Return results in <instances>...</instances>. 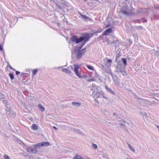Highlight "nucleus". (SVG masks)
<instances>
[{
    "label": "nucleus",
    "instance_id": "1",
    "mask_svg": "<svg viewBox=\"0 0 159 159\" xmlns=\"http://www.w3.org/2000/svg\"><path fill=\"white\" fill-rule=\"evenodd\" d=\"M89 35L88 34L85 33L83 34V36L80 37L79 38L76 36H73L70 38L71 41L73 42H75L78 44L82 42V43L80 46L82 48L85 43L88 41L89 39Z\"/></svg>",
    "mask_w": 159,
    "mask_h": 159
},
{
    "label": "nucleus",
    "instance_id": "2",
    "mask_svg": "<svg viewBox=\"0 0 159 159\" xmlns=\"http://www.w3.org/2000/svg\"><path fill=\"white\" fill-rule=\"evenodd\" d=\"M120 11L122 14L126 16L134 14L132 11V7H129L127 5L123 7L121 9Z\"/></svg>",
    "mask_w": 159,
    "mask_h": 159
},
{
    "label": "nucleus",
    "instance_id": "3",
    "mask_svg": "<svg viewBox=\"0 0 159 159\" xmlns=\"http://www.w3.org/2000/svg\"><path fill=\"white\" fill-rule=\"evenodd\" d=\"M116 67V70L117 72L122 73L123 75H127V74L125 71V66L121 64L118 63Z\"/></svg>",
    "mask_w": 159,
    "mask_h": 159
},
{
    "label": "nucleus",
    "instance_id": "4",
    "mask_svg": "<svg viewBox=\"0 0 159 159\" xmlns=\"http://www.w3.org/2000/svg\"><path fill=\"white\" fill-rule=\"evenodd\" d=\"M105 60H103V64L101 65L102 67L103 68V69H105L107 68H109L111 66V64L112 61L111 59H108L107 58H105Z\"/></svg>",
    "mask_w": 159,
    "mask_h": 159
},
{
    "label": "nucleus",
    "instance_id": "5",
    "mask_svg": "<svg viewBox=\"0 0 159 159\" xmlns=\"http://www.w3.org/2000/svg\"><path fill=\"white\" fill-rule=\"evenodd\" d=\"M75 67L74 69V71L76 74V75L79 77V78H82V75L81 72H80L78 69L79 67V66L78 65H74Z\"/></svg>",
    "mask_w": 159,
    "mask_h": 159
},
{
    "label": "nucleus",
    "instance_id": "6",
    "mask_svg": "<svg viewBox=\"0 0 159 159\" xmlns=\"http://www.w3.org/2000/svg\"><path fill=\"white\" fill-rule=\"evenodd\" d=\"M157 50H152L149 51L150 53L152 54H154L155 55L157 56V57L159 56V44H157Z\"/></svg>",
    "mask_w": 159,
    "mask_h": 159
},
{
    "label": "nucleus",
    "instance_id": "7",
    "mask_svg": "<svg viewBox=\"0 0 159 159\" xmlns=\"http://www.w3.org/2000/svg\"><path fill=\"white\" fill-rule=\"evenodd\" d=\"M111 77L115 84L119 86L120 85V80L118 77L114 75H113Z\"/></svg>",
    "mask_w": 159,
    "mask_h": 159
},
{
    "label": "nucleus",
    "instance_id": "8",
    "mask_svg": "<svg viewBox=\"0 0 159 159\" xmlns=\"http://www.w3.org/2000/svg\"><path fill=\"white\" fill-rule=\"evenodd\" d=\"M26 150L27 152L31 153H35L37 152V149L35 148H33L32 147H29L26 148Z\"/></svg>",
    "mask_w": 159,
    "mask_h": 159
},
{
    "label": "nucleus",
    "instance_id": "9",
    "mask_svg": "<svg viewBox=\"0 0 159 159\" xmlns=\"http://www.w3.org/2000/svg\"><path fill=\"white\" fill-rule=\"evenodd\" d=\"M50 145V143L48 142H42L33 145L37 147H40L42 146H47Z\"/></svg>",
    "mask_w": 159,
    "mask_h": 159
},
{
    "label": "nucleus",
    "instance_id": "10",
    "mask_svg": "<svg viewBox=\"0 0 159 159\" xmlns=\"http://www.w3.org/2000/svg\"><path fill=\"white\" fill-rule=\"evenodd\" d=\"M104 94L103 91H101L99 92H95L94 91L93 92V94L94 98H98L101 97L102 95H103Z\"/></svg>",
    "mask_w": 159,
    "mask_h": 159
},
{
    "label": "nucleus",
    "instance_id": "11",
    "mask_svg": "<svg viewBox=\"0 0 159 159\" xmlns=\"http://www.w3.org/2000/svg\"><path fill=\"white\" fill-rule=\"evenodd\" d=\"M56 2L55 4L56 6L59 9H62V7L63 5H64V2L63 1H57V0H56Z\"/></svg>",
    "mask_w": 159,
    "mask_h": 159
},
{
    "label": "nucleus",
    "instance_id": "12",
    "mask_svg": "<svg viewBox=\"0 0 159 159\" xmlns=\"http://www.w3.org/2000/svg\"><path fill=\"white\" fill-rule=\"evenodd\" d=\"M105 88L107 92L111 93L113 95H115L116 93L114 91L111 89L110 88H109L107 85L105 86Z\"/></svg>",
    "mask_w": 159,
    "mask_h": 159
},
{
    "label": "nucleus",
    "instance_id": "13",
    "mask_svg": "<svg viewBox=\"0 0 159 159\" xmlns=\"http://www.w3.org/2000/svg\"><path fill=\"white\" fill-rule=\"evenodd\" d=\"M147 11V10L146 9H142L140 8L139 9H137L136 10L135 12L134 13L135 14H139L142 13H144Z\"/></svg>",
    "mask_w": 159,
    "mask_h": 159
},
{
    "label": "nucleus",
    "instance_id": "14",
    "mask_svg": "<svg viewBox=\"0 0 159 159\" xmlns=\"http://www.w3.org/2000/svg\"><path fill=\"white\" fill-rule=\"evenodd\" d=\"M84 52H82L81 50H80L79 52L77 54V58L78 59H80L82 57L83 55L84 54Z\"/></svg>",
    "mask_w": 159,
    "mask_h": 159
},
{
    "label": "nucleus",
    "instance_id": "15",
    "mask_svg": "<svg viewBox=\"0 0 159 159\" xmlns=\"http://www.w3.org/2000/svg\"><path fill=\"white\" fill-rule=\"evenodd\" d=\"M111 31L112 29L111 28L108 29L103 32V33H102V35H106L109 33H111Z\"/></svg>",
    "mask_w": 159,
    "mask_h": 159
},
{
    "label": "nucleus",
    "instance_id": "16",
    "mask_svg": "<svg viewBox=\"0 0 159 159\" xmlns=\"http://www.w3.org/2000/svg\"><path fill=\"white\" fill-rule=\"evenodd\" d=\"M103 70L104 71H106L107 73L110 74L111 76H112L113 75L112 71L111 69L110 68H107L105 69H103Z\"/></svg>",
    "mask_w": 159,
    "mask_h": 159
},
{
    "label": "nucleus",
    "instance_id": "17",
    "mask_svg": "<svg viewBox=\"0 0 159 159\" xmlns=\"http://www.w3.org/2000/svg\"><path fill=\"white\" fill-rule=\"evenodd\" d=\"M31 128L33 130H36L38 129V127L37 125L35 124H32L31 126Z\"/></svg>",
    "mask_w": 159,
    "mask_h": 159
},
{
    "label": "nucleus",
    "instance_id": "18",
    "mask_svg": "<svg viewBox=\"0 0 159 159\" xmlns=\"http://www.w3.org/2000/svg\"><path fill=\"white\" fill-rule=\"evenodd\" d=\"M72 104L75 107H79L81 103L79 102H72Z\"/></svg>",
    "mask_w": 159,
    "mask_h": 159
},
{
    "label": "nucleus",
    "instance_id": "19",
    "mask_svg": "<svg viewBox=\"0 0 159 159\" xmlns=\"http://www.w3.org/2000/svg\"><path fill=\"white\" fill-rule=\"evenodd\" d=\"M62 70L63 72L65 71L66 73L69 75H70L71 73V71L66 68H63Z\"/></svg>",
    "mask_w": 159,
    "mask_h": 159
},
{
    "label": "nucleus",
    "instance_id": "20",
    "mask_svg": "<svg viewBox=\"0 0 159 159\" xmlns=\"http://www.w3.org/2000/svg\"><path fill=\"white\" fill-rule=\"evenodd\" d=\"M39 108L42 111H43L45 110V108L41 104H39L38 105Z\"/></svg>",
    "mask_w": 159,
    "mask_h": 159
},
{
    "label": "nucleus",
    "instance_id": "21",
    "mask_svg": "<svg viewBox=\"0 0 159 159\" xmlns=\"http://www.w3.org/2000/svg\"><path fill=\"white\" fill-rule=\"evenodd\" d=\"M6 96L2 93H0V100L2 101L3 99H5Z\"/></svg>",
    "mask_w": 159,
    "mask_h": 159
},
{
    "label": "nucleus",
    "instance_id": "22",
    "mask_svg": "<svg viewBox=\"0 0 159 159\" xmlns=\"http://www.w3.org/2000/svg\"><path fill=\"white\" fill-rule=\"evenodd\" d=\"M73 159H82V157L80 156L76 155L74 157Z\"/></svg>",
    "mask_w": 159,
    "mask_h": 159
},
{
    "label": "nucleus",
    "instance_id": "23",
    "mask_svg": "<svg viewBox=\"0 0 159 159\" xmlns=\"http://www.w3.org/2000/svg\"><path fill=\"white\" fill-rule=\"evenodd\" d=\"M122 60L125 66H126L127 65L126 59L125 58H122Z\"/></svg>",
    "mask_w": 159,
    "mask_h": 159
},
{
    "label": "nucleus",
    "instance_id": "24",
    "mask_svg": "<svg viewBox=\"0 0 159 159\" xmlns=\"http://www.w3.org/2000/svg\"><path fill=\"white\" fill-rule=\"evenodd\" d=\"M127 143L128 144L129 148L131 150V151L133 152H135V150L133 148L132 145H130L128 143Z\"/></svg>",
    "mask_w": 159,
    "mask_h": 159
},
{
    "label": "nucleus",
    "instance_id": "25",
    "mask_svg": "<svg viewBox=\"0 0 159 159\" xmlns=\"http://www.w3.org/2000/svg\"><path fill=\"white\" fill-rule=\"evenodd\" d=\"M115 48H117V47L120 44V43L119 42V41L116 39V40L115 41Z\"/></svg>",
    "mask_w": 159,
    "mask_h": 159
},
{
    "label": "nucleus",
    "instance_id": "26",
    "mask_svg": "<svg viewBox=\"0 0 159 159\" xmlns=\"http://www.w3.org/2000/svg\"><path fill=\"white\" fill-rule=\"evenodd\" d=\"M80 16L83 19H84L85 20H86L88 18V17H87L86 15H82L80 13Z\"/></svg>",
    "mask_w": 159,
    "mask_h": 159
},
{
    "label": "nucleus",
    "instance_id": "27",
    "mask_svg": "<svg viewBox=\"0 0 159 159\" xmlns=\"http://www.w3.org/2000/svg\"><path fill=\"white\" fill-rule=\"evenodd\" d=\"M9 76L11 79V80H12L14 78V76L13 75V73H11L9 74Z\"/></svg>",
    "mask_w": 159,
    "mask_h": 159
},
{
    "label": "nucleus",
    "instance_id": "28",
    "mask_svg": "<svg viewBox=\"0 0 159 159\" xmlns=\"http://www.w3.org/2000/svg\"><path fill=\"white\" fill-rule=\"evenodd\" d=\"M38 71L37 69H35L33 70L32 71V74L33 75H35Z\"/></svg>",
    "mask_w": 159,
    "mask_h": 159
},
{
    "label": "nucleus",
    "instance_id": "29",
    "mask_svg": "<svg viewBox=\"0 0 159 159\" xmlns=\"http://www.w3.org/2000/svg\"><path fill=\"white\" fill-rule=\"evenodd\" d=\"M7 112V114L8 115H10L11 114L10 109L9 108H7L6 109Z\"/></svg>",
    "mask_w": 159,
    "mask_h": 159
},
{
    "label": "nucleus",
    "instance_id": "30",
    "mask_svg": "<svg viewBox=\"0 0 159 159\" xmlns=\"http://www.w3.org/2000/svg\"><path fill=\"white\" fill-rule=\"evenodd\" d=\"M99 104V102L98 100H97L96 99H95V103L94 104L96 106H98Z\"/></svg>",
    "mask_w": 159,
    "mask_h": 159
},
{
    "label": "nucleus",
    "instance_id": "31",
    "mask_svg": "<svg viewBox=\"0 0 159 159\" xmlns=\"http://www.w3.org/2000/svg\"><path fill=\"white\" fill-rule=\"evenodd\" d=\"M3 157L5 159H11L8 155L6 154L4 155Z\"/></svg>",
    "mask_w": 159,
    "mask_h": 159
},
{
    "label": "nucleus",
    "instance_id": "32",
    "mask_svg": "<svg viewBox=\"0 0 159 159\" xmlns=\"http://www.w3.org/2000/svg\"><path fill=\"white\" fill-rule=\"evenodd\" d=\"M87 67L88 68L89 70H94V69H93V67L91 66H90L89 65H87Z\"/></svg>",
    "mask_w": 159,
    "mask_h": 159
},
{
    "label": "nucleus",
    "instance_id": "33",
    "mask_svg": "<svg viewBox=\"0 0 159 159\" xmlns=\"http://www.w3.org/2000/svg\"><path fill=\"white\" fill-rule=\"evenodd\" d=\"M74 51L75 53H77L78 52H79L80 50H78L77 49V47L75 48L74 49Z\"/></svg>",
    "mask_w": 159,
    "mask_h": 159
},
{
    "label": "nucleus",
    "instance_id": "34",
    "mask_svg": "<svg viewBox=\"0 0 159 159\" xmlns=\"http://www.w3.org/2000/svg\"><path fill=\"white\" fill-rule=\"evenodd\" d=\"M74 51L75 53H77L78 52H79L80 50H78L77 49V47L75 48L74 49Z\"/></svg>",
    "mask_w": 159,
    "mask_h": 159
},
{
    "label": "nucleus",
    "instance_id": "35",
    "mask_svg": "<svg viewBox=\"0 0 159 159\" xmlns=\"http://www.w3.org/2000/svg\"><path fill=\"white\" fill-rule=\"evenodd\" d=\"M87 81L89 82H90L91 81H95V80L94 79H89L87 80Z\"/></svg>",
    "mask_w": 159,
    "mask_h": 159
},
{
    "label": "nucleus",
    "instance_id": "36",
    "mask_svg": "<svg viewBox=\"0 0 159 159\" xmlns=\"http://www.w3.org/2000/svg\"><path fill=\"white\" fill-rule=\"evenodd\" d=\"M92 147L95 149H96L97 148V145L94 143L92 144Z\"/></svg>",
    "mask_w": 159,
    "mask_h": 159
},
{
    "label": "nucleus",
    "instance_id": "37",
    "mask_svg": "<svg viewBox=\"0 0 159 159\" xmlns=\"http://www.w3.org/2000/svg\"><path fill=\"white\" fill-rule=\"evenodd\" d=\"M2 101H3V102L4 104H7V101L5 99H3Z\"/></svg>",
    "mask_w": 159,
    "mask_h": 159
},
{
    "label": "nucleus",
    "instance_id": "38",
    "mask_svg": "<svg viewBox=\"0 0 159 159\" xmlns=\"http://www.w3.org/2000/svg\"><path fill=\"white\" fill-rule=\"evenodd\" d=\"M86 47H85L84 48H83L81 50L82 51V52H84V53L86 51Z\"/></svg>",
    "mask_w": 159,
    "mask_h": 159
},
{
    "label": "nucleus",
    "instance_id": "39",
    "mask_svg": "<svg viewBox=\"0 0 159 159\" xmlns=\"http://www.w3.org/2000/svg\"><path fill=\"white\" fill-rule=\"evenodd\" d=\"M102 97L103 98H105V99H108V98L106 97V96H104L103 95H103H102L101 97Z\"/></svg>",
    "mask_w": 159,
    "mask_h": 159
},
{
    "label": "nucleus",
    "instance_id": "40",
    "mask_svg": "<svg viewBox=\"0 0 159 159\" xmlns=\"http://www.w3.org/2000/svg\"><path fill=\"white\" fill-rule=\"evenodd\" d=\"M115 41H116L115 40H114L112 41H111V42H110V43L111 44H112L113 43H115Z\"/></svg>",
    "mask_w": 159,
    "mask_h": 159
},
{
    "label": "nucleus",
    "instance_id": "41",
    "mask_svg": "<svg viewBox=\"0 0 159 159\" xmlns=\"http://www.w3.org/2000/svg\"><path fill=\"white\" fill-rule=\"evenodd\" d=\"M20 73V72L19 71H16V74L17 75H19Z\"/></svg>",
    "mask_w": 159,
    "mask_h": 159
},
{
    "label": "nucleus",
    "instance_id": "42",
    "mask_svg": "<svg viewBox=\"0 0 159 159\" xmlns=\"http://www.w3.org/2000/svg\"><path fill=\"white\" fill-rule=\"evenodd\" d=\"M3 50V48L2 45H0V51H2Z\"/></svg>",
    "mask_w": 159,
    "mask_h": 159
},
{
    "label": "nucleus",
    "instance_id": "43",
    "mask_svg": "<svg viewBox=\"0 0 159 159\" xmlns=\"http://www.w3.org/2000/svg\"><path fill=\"white\" fill-rule=\"evenodd\" d=\"M124 124L125 123L124 122H122L120 123V124L121 125L123 126L124 125Z\"/></svg>",
    "mask_w": 159,
    "mask_h": 159
},
{
    "label": "nucleus",
    "instance_id": "44",
    "mask_svg": "<svg viewBox=\"0 0 159 159\" xmlns=\"http://www.w3.org/2000/svg\"><path fill=\"white\" fill-rule=\"evenodd\" d=\"M133 36L134 37H137V34H134L133 35Z\"/></svg>",
    "mask_w": 159,
    "mask_h": 159
},
{
    "label": "nucleus",
    "instance_id": "45",
    "mask_svg": "<svg viewBox=\"0 0 159 159\" xmlns=\"http://www.w3.org/2000/svg\"><path fill=\"white\" fill-rule=\"evenodd\" d=\"M77 48L78 50H81V48L80 46L77 47Z\"/></svg>",
    "mask_w": 159,
    "mask_h": 159
},
{
    "label": "nucleus",
    "instance_id": "46",
    "mask_svg": "<svg viewBox=\"0 0 159 159\" xmlns=\"http://www.w3.org/2000/svg\"><path fill=\"white\" fill-rule=\"evenodd\" d=\"M77 132H78L79 133H81V131L80 130H77Z\"/></svg>",
    "mask_w": 159,
    "mask_h": 159
},
{
    "label": "nucleus",
    "instance_id": "47",
    "mask_svg": "<svg viewBox=\"0 0 159 159\" xmlns=\"http://www.w3.org/2000/svg\"><path fill=\"white\" fill-rule=\"evenodd\" d=\"M138 28L140 29H142V27L141 26H138Z\"/></svg>",
    "mask_w": 159,
    "mask_h": 159
},
{
    "label": "nucleus",
    "instance_id": "48",
    "mask_svg": "<svg viewBox=\"0 0 159 159\" xmlns=\"http://www.w3.org/2000/svg\"><path fill=\"white\" fill-rule=\"evenodd\" d=\"M53 128L55 129H56V130H57V128H56V127L55 126H53Z\"/></svg>",
    "mask_w": 159,
    "mask_h": 159
},
{
    "label": "nucleus",
    "instance_id": "49",
    "mask_svg": "<svg viewBox=\"0 0 159 159\" xmlns=\"http://www.w3.org/2000/svg\"><path fill=\"white\" fill-rule=\"evenodd\" d=\"M51 1H52L54 2L55 3V2H56V0H50Z\"/></svg>",
    "mask_w": 159,
    "mask_h": 159
},
{
    "label": "nucleus",
    "instance_id": "50",
    "mask_svg": "<svg viewBox=\"0 0 159 159\" xmlns=\"http://www.w3.org/2000/svg\"><path fill=\"white\" fill-rule=\"evenodd\" d=\"M142 21L143 22H146L147 21V20H146L145 19L144 20H143Z\"/></svg>",
    "mask_w": 159,
    "mask_h": 159
},
{
    "label": "nucleus",
    "instance_id": "51",
    "mask_svg": "<svg viewBox=\"0 0 159 159\" xmlns=\"http://www.w3.org/2000/svg\"><path fill=\"white\" fill-rule=\"evenodd\" d=\"M9 67L11 69H12V67L10 65H9Z\"/></svg>",
    "mask_w": 159,
    "mask_h": 159
},
{
    "label": "nucleus",
    "instance_id": "52",
    "mask_svg": "<svg viewBox=\"0 0 159 159\" xmlns=\"http://www.w3.org/2000/svg\"><path fill=\"white\" fill-rule=\"evenodd\" d=\"M109 25H108V24L106 26V27H108L109 26Z\"/></svg>",
    "mask_w": 159,
    "mask_h": 159
},
{
    "label": "nucleus",
    "instance_id": "53",
    "mask_svg": "<svg viewBox=\"0 0 159 159\" xmlns=\"http://www.w3.org/2000/svg\"><path fill=\"white\" fill-rule=\"evenodd\" d=\"M113 115L114 116H116L117 115V114L116 113H114L113 114Z\"/></svg>",
    "mask_w": 159,
    "mask_h": 159
},
{
    "label": "nucleus",
    "instance_id": "54",
    "mask_svg": "<svg viewBox=\"0 0 159 159\" xmlns=\"http://www.w3.org/2000/svg\"><path fill=\"white\" fill-rule=\"evenodd\" d=\"M157 128H158V129H159V126H157Z\"/></svg>",
    "mask_w": 159,
    "mask_h": 159
},
{
    "label": "nucleus",
    "instance_id": "55",
    "mask_svg": "<svg viewBox=\"0 0 159 159\" xmlns=\"http://www.w3.org/2000/svg\"><path fill=\"white\" fill-rule=\"evenodd\" d=\"M102 157H104V158H105V156H104V155H103V156H102Z\"/></svg>",
    "mask_w": 159,
    "mask_h": 159
},
{
    "label": "nucleus",
    "instance_id": "56",
    "mask_svg": "<svg viewBox=\"0 0 159 159\" xmlns=\"http://www.w3.org/2000/svg\"><path fill=\"white\" fill-rule=\"evenodd\" d=\"M9 65H10L9 64H8V65H7V66H9Z\"/></svg>",
    "mask_w": 159,
    "mask_h": 159
},
{
    "label": "nucleus",
    "instance_id": "57",
    "mask_svg": "<svg viewBox=\"0 0 159 159\" xmlns=\"http://www.w3.org/2000/svg\"><path fill=\"white\" fill-rule=\"evenodd\" d=\"M12 70H15V69H14V68H12Z\"/></svg>",
    "mask_w": 159,
    "mask_h": 159
},
{
    "label": "nucleus",
    "instance_id": "58",
    "mask_svg": "<svg viewBox=\"0 0 159 159\" xmlns=\"http://www.w3.org/2000/svg\"><path fill=\"white\" fill-rule=\"evenodd\" d=\"M157 8V9H159V7H158Z\"/></svg>",
    "mask_w": 159,
    "mask_h": 159
},
{
    "label": "nucleus",
    "instance_id": "59",
    "mask_svg": "<svg viewBox=\"0 0 159 159\" xmlns=\"http://www.w3.org/2000/svg\"><path fill=\"white\" fill-rule=\"evenodd\" d=\"M66 65H67V64H66V65H65V66H66Z\"/></svg>",
    "mask_w": 159,
    "mask_h": 159
}]
</instances>
